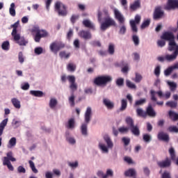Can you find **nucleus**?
Here are the masks:
<instances>
[{
  "label": "nucleus",
  "mask_w": 178,
  "mask_h": 178,
  "mask_svg": "<svg viewBox=\"0 0 178 178\" xmlns=\"http://www.w3.org/2000/svg\"><path fill=\"white\" fill-rule=\"evenodd\" d=\"M97 20L100 23V30L106 31L109 27L116 26V22L109 15L108 10H104L103 12L98 10Z\"/></svg>",
  "instance_id": "obj_1"
},
{
  "label": "nucleus",
  "mask_w": 178,
  "mask_h": 178,
  "mask_svg": "<svg viewBox=\"0 0 178 178\" xmlns=\"http://www.w3.org/2000/svg\"><path fill=\"white\" fill-rule=\"evenodd\" d=\"M91 118H92V108L88 106L86 108L84 114L85 123H83L81 126V133L82 136L87 137L88 136V123L91 122Z\"/></svg>",
  "instance_id": "obj_2"
},
{
  "label": "nucleus",
  "mask_w": 178,
  "mask_h": 178,
  "mask_svg": "<svg viewBox=\"0 0 178 178\" xmlns=\"http://www.w3.org/2000/svg\"><path fill=\"white\" fill-rule=\"evenodd\" d=\"M103 140L106 145L102 142H99L98 148L102 154H109V150L113 149V141L108 134L103 136Z\"/></svg>",
  "instance_id": "obj_3"
},
{
  "label": "nucleus",
  "mask_w": 178,
  "mask_h": 178,
  "mask_svg": "<svg viewBox=\"0 0 178 178\" xmlns=\"http://www.w3.org/2000/svg\"><path fill=\"white\" fill-rule=\"evenodd\" d=\"M161 38L169 41L168 51H172L174 47H178V44H176V42L175 41V35L170 31H167L163 33Z\"/></svg>",
  "instance_id": "obj_4"
},
{
  "label": "nucleus",
  "mask_w": 178,
  "mask_h": 178,
  "mask_svg": "<svg viewBox=\"0 0 178 178\" xmlns=\"http://www.w3.org/2000/svg\"><path fill=\"white\" fill-rule=\"evenodd\" d=\"M55 12L58 13V16H65L67 15V10H66V6L60 1H56L54 6Z\"/></svg>",
  "instance_id": "obj_5"
},
{
  "label": "nucleus",
  "mask_w": 178,
  "mask_h": 178,
  "mask_svg": "<svg viewBox=\"0 0 178 178\" xmlns=\"http://www.w3.org/2000/svg\"><path fill=\"white\" fill-rule=\"evenodd\" d=\"M111 81H112V76L109 75L98 76L94 80L96 86H104L107 84V83H111Z\"/></svg>",
  "instance_id": "obj_6"
},
{
  "label": "nucleus",
  "mask_w": 178,
  "mask_h": 178,
  "mask_svg": "<svg viewBox=\"0 0 178 178\" xmlns=\"http://www.w3.org/2000/svg\"><path fill=\"white\" fill-rule=\"evenodd\" d=\"M140 22H141V15H136L134 19H131L129 21L131 29L134 33H137V31H138L136 24H140Z\"/></svg>",
  "instance_id": "obj_7"
},
{
  "label": "nucleus",
  "mask_w": 178,
  "mask_h": 178,
  "mask_svg": "<svg viewBox=\"0 0 178 178\" xmlns=\"http://www.w3.org/2000/svg\"><path fill=\"white\" fill-rule=\"evenodd\" d=\"M169 51H170V52L174 51V52L172 54H167L165 56V60H168V62H173V60H176L178 56V46H174L172 49Z\"/></svg>",
  "instance_id": "obj_8"
},
{
  "label": "nucleus",
  "mask_w": 178,
  "mask_h": 178,
  "mask_svg": "<svg viewBox=\"0 0 178 178\" xmlns=\"http://www.w3.org/2000/svg\"><path fill=\"white\" fill-rule=\"evenodd\" d=\"M13 37L14 41H15V42L18 44V45H19L20 47H26V45L29 44V41L26 40L24 37H21L20 33H17Z\"/></svg>",
  "instance_id": "obj_9"
},
{
  "label": "nucleus",
  "mask_w": 178,
  "mask_h": 178,
  "mask_svg": "<svg viewBox=\"0 0 178 178\" xmlns=\"http://www.w3.org/2000/svg\"><path fill=\"white\" fill-rule=\"evenodd\" d=\"M113 13L115 19L118 20L120 24H123L126 20V18H124V15L120 13V10L116 8H114Z\"/></svg>",
  "instance_id": "obj_10"
},
{
  "label": "nucleus",
  "mask_w": 178,
  "mask_h": 178,
  "mask_svg": "<svg viewBox=\"0 0 178 178\" xmlns=\"http://www.w3.org/2000/svg\"><path fill=\"white\" fill-rule=\"evenodd\" d=\"M62 48H65V44L62 42H53L50 46L51 51L54 54H58V51H60Z\"/></svg>",
  "instance_id": "obj_11"
},
{
  "label": "nucleus",
  "mask_w": 178,
  "mask_h": 178,
  "mask_svg": "<svg viewBox=\"0 0 178 178\" xmlns=\"http://www.w3.org/2000/svg\"><path fill=\"white\" fill-rule=\"evenodd\" d=\"M31 33L34 36V40L35 42H40L41 38H42L43 35L41 33V31L39 27H33L31 30Z\"/></svg>",
  "instance_id": "obj_12"
},
{
  "label": "nucleus",
  "mask_w": 178,
  "mask_h": 178,
  "mask_svg": "<svg viewBox=\"0 0 178 178\" xmlns=\"http://www.w3.org/2000/svg\"><path fill=\"white\" fill-rule=\"evenodd\" d=\"M68 81L70 83V88L72 91V94L77 90V83H76V77L73 75H70L67 77Z\"/></svg>",
  "instance_id": "obj_13"
},
{
  "label": "nucleus",
  "mask_w": 178,
  "mask_h": 178,
  "mask_svg": "<svg viewBox=\"0 0 178 178\" xmlns=\"http://www.w3.org/2000/svg\"><path fill=\"white\" fill-rule=\"evenodd\" d=\"M103 105H104L108 111H112V109L115 108V102L107 97L103 98Z\"/></svg>",
  "instance_id": "obj_14"
},
{
  "label": "nucleus",
  "mask_w": 178,
  "mask_h": 178,
  "mask_svg": "<svg viewBox=\"0 0 178 178\" xmlns=\"http://www.w3.org/2000/svg\"><path fill=\"white\" fill-rule=\"evenodd\" d=\"M175 8H178V0H168L164 9L170 10V9H175Z\"/></svg>",
  "instance_id": "obj_15"
},
{
  "label": "nucleus",
  "mask_w": 178,
  "mask_h": 178,
  "mask_svg": "<svg viewBox=\"0 0 178 178\" xmlns=\"http://www.w3.org/2000/svg\"><path fill=\"white\" fill-rule=\"evenodd\" d=\"M78 35L81 38H83V40H91V38H92V35H91L90 31L82 30L79 32Z\"/></svg>",
  "instance_id": "obj_16"
},
{
  "label": "nucleus",
  "mask_w": 178,
  "mask_h": 178,
  "mask_svg": "<svg viewBox=\"0 0 178 178\" xmlns=\"http://www.w3.org/2000/svg\"><path fill=\"white\" fill-rule=\"evenodd\" d=\"M65 127L68 130H74L76 129V120L74 118H70L65 123Z\"/></svg>",
  "instance_id": "obj_17"
},
{
  "label": "nucleus",
  "mask_w": 178,
  "mask_h": 178,
  "mask_svg": "<svg viewBox=\"0 0 178 178\" xmlns=\"http://www.w3.org/2000/svg\"><path fill=\"white\" fill-rule=\"evenodd\" d=\"M159 95V98H162L163 97V92H162V90H159L157 92H156L154 90H150V96H151V100L154 101V102H156L157 99L156 97H155V95Z\"/></svg>",
  "instance_id": "obj_18"
},
{
  "label": "nucleus",
  "mask_w": 178,
  "mask_h": 178,
  "mask_svg": "<svg viewBox=\"0 0 178 178\" xmlns=\"http://www.w3.org/2000/svg\"><path fill=\"white\" fill-rule=\"evenodd\" d=\"M157 165L158 166H159V168H161L162 169L165 168H169V166L172 165V161L170 160V159L167 158L163 161H158Z\"/></svg>",
  "instance_id": "obj_19"
},
{
  "label": "nucleus",
  "mask_w": 178,
  "mask_h": 178,
  "mask_svg": "<svg viewBox=\"0 0 178 178\" xmlns=\"http://www.w3.org/2000/svg\"><path fill=\"white\" fill-rule=\"evenodd\" d=\"M65 140L70 145H75L76 142L74 136H72L69 131L65 132Z\"/></svg>",
  "instance_id": "obj_20"
},
{
  "label": "nucleus",
  "mask_w": 178,
  "mask_h": 178,
  "mask_svg": "<svg viewBox=\"0 0 178 178\" xmlns=\"http://www.w3.org/2000/svg\"><path fill=\"white\" fill-rule=\"evenodd\" d=\"M163 16V10L161 7H157L155 8L153 17L154 20H158V19H161Z\"/></svg>",
  "instance_id": "obj_21"
},
{
  "label": "nucleus",
  "mask_w": 178,
  "mask_h": 178,
  "mask_svg": "<svg viewBox=\"0 0 178 178\" xmlns=\"http://www.w3.org/2000/svg\"><path fill=\"white\" fill-rule=\"evenodd\" d=\"M157 138L160 141H165V143L169 142V135L163 131L159 132Z\"/></svg>",
  "instance_id": "obj_22"
},
{
  "label": "nucleus",
  "mask_w": 178,
  "mask_h": 178,
  "mask_svg": "<svg viewBox=\"0 0 178 178\" xmlns=\"http://www.w3.org/2000/svg\"><path fill=\"white\" fill-rule=\"evenodd\" d=\"M175 69H178V62L175 63L173 65L169 67L166 70H164V75L168 77V76H170L172 72L175 70Z\"/></svg>",
  "instance_id": "obj_23"
},
{
  "label": "nucleus",
  "mask_w": 178,
  "mask_h": 178,
  "mask_svg": "<svg viewBox=\"0 0 178 178\" xmlns=\"http://www.w3.org/2000/svg\"><path fill=\"white\" fill-rule=\"evenodd\" d=\"M129 130L131 133L135 136V137L140 136V127H138V125H134L129 128Z\"/></svg>",
  "instance_id": "obj_24"
},
{
  "label": "nucleus",
  "mask_w": 178,
  "mask_h": 178,
  "mask_svg": "<svg viewBox=\"0 0 178 178\" xmlns=\"http://www.w3.org/2000/svg\"><path fill=\"white\" fill-rule=\"evenodd\" d=\"M82 24H83L87 29H92V30H95V25L91 20L86 19H83L82 22Z\"/></svg>",
  "instance_id": "obj_25"
},
{
  "label": "nucleus",
  "mask_w": 178,
  "mask_h": 178,
  "mask_svg": "<svg viewBox=\"0 0 178 178\" xmlns=\"http://www.w3.org/2000/svg\"><path fill=\"white\" fill-rule=\"evenodd\" d=\"M131 10L135 11L137 9H140L141 8V1L140 0H136L134 3L130 5Z\"/></svg>",
  "instance_id": "obj_26"
},
{
  "label": "nucleus",
  "mask_w": 178,
  "mask_h": 178,
  "mask_svg": "<svg viewBox=\"0 0 178 178\" xmlns=\"http://www.w3.org/2000/svg\"><path fill=\"white\" fill-rule=\"evenodd\" d=\"M137 172L134 168H130L128 170L124 172V176L127 177H134L136 175Z\"/></svg>",
  "instance_id": "obj_27"
},
{
  "label": "nucleus",
  "mask_w": 178,
  "mask_h": 178,
  "mask_svg": "<svg viewBox=\"0 0 178 178\" xmlns=\"http://www.w3.org/2000/svg\"><path fill=\"white\" fill-rule=\"evenodd\" d=\"M57 105H58V99H56V98L55 97L51 98L49 102V106L50 109H55Z\"/></svg>",
  "instance_id": "obj_28"
},
{
  "label": "nucleus",
  "mask_w": 178,
  "mask_h": 178,
  "mask_svg": "<svg viewBox=\"0 0 178 178\" xmlns=\"http://www.w3.org/2000/svg\"><path fill=\"white\" fill-rule=\"evenodd\" d=\"M19 21L18 20V21H17L15 23H14L13 24H12V25L10 26V27H11L12 29H13V31H12V33H11V35H12L13 37L14 35H16L18 34V33H17V27H19Z\"/></svg>",
  "instance_id": "obj_29"
},
{
  "label": "nucleus",
  "mask_w": 178,
  "mask_h": 178,
  "mask_svg": "<svg viewBox=\"0 0 178 178\" xmlns=\"http://www.w3.org/2000/svg\"><path fill=\"white\" fill-rule=\"evenodd\" d=\"M17 140L15 137L11 138L7 145V148L12 149L16 147Z\"/></svg>",
  "instance_id": "obj_30"
},
{
  "label": "nucleus",
  "mask_w": 178,
  "mask_h": 178,
  "mask_svg": "<svg viewBox=\"0 0 178 178\" xmlns=\"http://www.w3.org/2000/svg\"><path fill=\"white\" fill-rule=\"evenodd\" d=\"M146 113H147L148 115L151 116L152 118H155V116H156V113L155 112V111H154L152 105H149L147 107Z\"/></svg>",
  "instance_id": "obj_31"
},
{
  "label": "nucleus",
  "mask_w": 178,
  "mask_h": 178,
  "mask_svg": "<svg viewBox=\"0 0 178 178\" xmlns=\"http://www.w3.org/2000/svg\"><path fill=\"white\" fill-rule=\"evenodd\" d=\"M166 83L168 86L170 87V91H172V92L176 91V88H177V83L170 81H167Z\"/></svg>",
  "instance_id": "obj_32"
},
{
  "label": "nucleus",
  "mask_w": 178,
  "mask_h": 178,
  "mask_svg": "<svg viewBox=\"0 0 178 178\" xmlns=\"http://www.w3.org/2000/svg\"><path fill=\"white\" fill-rule=\"evenodd\" d=\"M11 102L13 106L16 108V109H20V108H22V105L20 104V101L17 98L11 99Z\"/></svg>",
  "instance_id": "obj_33"
},
{
  "label": "nucleus",
  "mask_w": 178,
  "mask_h": 178,
  "mask_svg": "<svg viewBox=\"0 0 178 178\" xmlns=\"http://www.w3.org/2000/svg\"><path fill=\"white\" fill-rule=\"evenodd\" d=\"M125 123L127 124L129 129H130V127H132L133 126H134V120H133V118L130 116H127L125 118Z\"/></svg>",
  "instance_id": "obj_34"
},
{
  "label": "nucleus",
  "mask_w": 178,
  "mask_h": 178,
  "mask_svg": "<svg viewBox=\"0 0 178 178\" xmlns=\"http://www.w3.org/2000/svg\"><path fill=\"white\" fill-rule=\"evenodd\" d=\"M7 156L3 157V161H5L7 159V161H11V162H16V159L13 157V153L9 152L6 154Z\"/></svg>",
  "instance_id": "obj_35"
},
{
  "label": "nucleus",
  "mask_w": 178,
  "mask_h": 178,
  "mask_svg": "<svg viewBox=\"0 0 178 178\" xmlns=\"http://www.w3.org/2000/svg\"><path fill=\"white\" fill-rule=\"evenodd\" d=\"M3 166H7L9 170H11V171L15 170V168H13V165H12L10 161H8V159H5V161H3Z\"/></svg>",
  "instance_id": "obj_36"
},
{
  "label": "nucleus",
  "mask_w": 178,
  "mask_h": 178,
  "mask_svg": "<svg viewBox=\"0 0 178 178\" xmlns=\"http://www.w3.org/2000/svg\"><path fill=\"white\" fill-rule=\"evenodd\" d=\"M168 115L170 116V119L173 120V122H176V120H178V113L173 111H170L168 112Z\"/></svg>",
  "instance_id": "obj_37"
},
{
  "label": "nucleus",
  "mask_w": 178,
  "mask_h": 178,
  "mask_svg": "<svg viewBox=\"0 0 178 178\" xmlns=\"http://www.w3.org/2000/svg\"><path fill=\"white\" fill-rule=\"evenodd\" d=\"M30 94L33 97H38L39 98H41V97L44 95V92H42V91L40 90H31Z\"/></svg>",
  "instance_id": "obj_38"
},
{
  "label": "nucleus",
  "mask_w": 178,
  "mask_h": 178,
  "mask_svg": "<svg viewBox=\"0 0 178 178\" xmlns=\"http://www.w3.org/2000/svg\"><path fill=\"white\" fill-rule=\"evenodd\" d=\"M127 108V100L126 99H122L121 100V106L120 108V112H123V111H126Z\"/></svg>",
  "instance_id": "obj_39"
},
{
  "label": "nucleus",
  "mask_w": 178,
  "mask_h": 178,
  "mask_svg": "<svg viewBox=\"0 0 178 178\" xmlns=\"http://www.w3.org/2000/svg\"><path fill=\"white\" fill-rule=\"evenodd\" d=\"M147 102V99H140L135 102L134 104V108H137L138 106H141V105H144V104Z\"/></svg>",
  "instance_id": "obj_40"
},
{
  "label": "nucleus",
  "mask_w": 178,
  "mask_h": 178,
  "mask_svg": "<svg viewBox=\"0 0 178 178\" xmlns=\"http://www.w3.org/2000/svg\"><path fill=\"white\" fill-rule=\"evenodd\" d=\"M67 165L71 168V169H77L79 168V161H68Z\"/></svg>",
  "instance_id": "obj_41"
},
{
  "label": "nucleus",
  "mask_w": 178,
  "mask_h": 178,
  "mask_svg": "<svg viewBox=\"0 0 178 178\" xmlns=\"http://www.w3.org/2000/svg\"><path fill=\"white\" fill-rule=\"evenodd\" d=\"M15 3H12L9 8V13L10 16H13V17H15V16H16V10L15 9Z\"/></svg>",
  "instance_id": "obj_42"
},
{
  "label": "nucleus",
  "mask_w": 178,
  "mask_h": 178,
  "mask_svg": "<svg viewBox=\"0 0 178 178\" xmlns=\"http://www.w3.org/2000/svg\"><path fill=\"white\" fill-rule=\"evenodd\" d=\"M10 49V44L9 43V41H4L1 44V49L3 51H9Z\"/></svg>",
  "instance_id": "obj_43"
},
{
  "label": "nucleus",
  "mask_w": 178,
  "mask_h": 178,
  "mask_svg": "<svg viewBox=\"0 0 178 178\" xmlns=\"http://www.w3.org/2000/svg\"><path fill=\"white\" fill-rule=\"evenodd\" d=\"M133 80L135 81V83H141V81L143 80V75H141L140 73L136 72L135 78Z\"/></svg>",
  "instance_id": "obj_44"
},
{
  "label": "nucleus",
  "mask_w": 178,
  "mask_h": 178,
  "mask_svg": "<svg viewBox=\"0 0 178 178\" xmlns=\"http://www.w3.org/2000/svg\"><path fill=\"white\" fill-rule=\"evenodd\" d=\"M29 166L33 173H38V170L35 168V164H34V162L31 160L29 161Z\"/></svg>",
  "instance_id": "obj_45"
},
{
  "label": "nucleus",
  "mask_w": 178,
  "mask_h": 178,
  "mask_svg": "<svg viewBox=\"0 0 178 178\" xmlns=\"http://www.w3.org/2000/svg\"><path fill=\"white\" fill-rule=\"evenodd\" d=\"M143 138L145 143H150L152 140V136L148 134H145L143 136Z\"/></svg>",
  "instance_id": "obj_46"
},
{
  "label": "nucleus",
  "mask_w": 178,
  "mask_h": 178,
  "mask_svg": "<svg viewBox=\"0 0 178 178\" xmlns=\"http://www.w3.org/2000/svg\"><path fill=\"white\" fill-rule=\"evenodd\" d=\"M132 40L135 47H138V45H140V38H138L137 35H134L132 36Z\"/></svg>",
  "instance_id": "obj_47"
},
{
  "label": "nucleus",
  "mask_w": 178,
  "mask_h": 178,
  "mask_svg": "<svg viewBox=\"0 0 178 178\" xmlns=\"http://www.w3.org/2000/svg\"><path fill=\"white\" fill-rule=\"evenodd\" d=\"M136 113L138 116H142V118H147V112L143 111V108H137Z\"/></svg>",
  "instance_id": "obj_48"
},
{
  "label": "nucleus",
  "mask_w": 178,
  "mask_h": 178,
  "mask_svg": "<svg viewBox=\"0 0 178 178\" xmlns=\"http://www.w3.org/2000/svg\"><path fill=\"white\" fill-rule=\"evenodd\" d=\"M67 70L68 72H75L76 71V65L70 63L67 65Z\"/></svg>",
  "instance_id": "obj_49"
},
{
  "label": "nucleus",
  "mask_w": 178,
  "mask_h": 178,
  "mask_svg": "<svg viewBox=\"0 0 178 178\" xmlns=\"http://www.w3.org/2000/svg\"><path fill=\"white\" fill-rule=\"evenodd\" d=\"M127 86H128L129 88H131L132 90H136L137 88V86L136 84H134L133 82H131L130 80L126 81Z\"/></svg>",
  "instance_id": "obj_50"
},
{
  "label": "nucleus",
  "mask_w": 178,
  "mask_h": 178,
  "mask_svg": "<svg viewBox=\"0 0 178 178\" xmlns=\"http://www.w3.org/2000/svg\"><path fill=\"white\" fill-rule=\"evenodd\" d=\"M108 52L110 55H113L115 54V44L110 43L108 45Z\"/></svg>",
  "instance_id": "obj_51"
},
{
  "label": "nucleus",
  "mask_w": 178,
  "mask_h": 178,
  "mask_svg": "<svg viewBox=\"0 0 178 178\" xmlns=\"http://www.w3.org/2000/svg\"><path fill=\"white\" fill-rule=\"evenodd\" d=\"M165 105L170 106V108H176L177 106V102L169 101L165 103Z\"/></svg>",
  "instance_id": "obj_52"
},
{
  "label": "nucleus",
  "mask_w": 178,
  "mask_h": 178,
  "mask_svg": "<svg viewBox=\"0 0 178 178\" xmlns=\"http://www.w3.org/2000/svg\"><path fill=\"white\" fill-rule=\"evenodd\" d=\"M151 23V19H147L146 20H145L141 26H140V29H145L147 27H148V26H149V24Z\"/></svg>",
  "instance_id": "obj_53"
},
{
  "label": "nucleus",
  "mask_w": 178,
  "mask_h": 178,
  "mask_svg": "<svg viewBox=\"0 0 178 178\" xmlns=\"http://www.w3.org/2000/svg\"><path fill=\"white\" fill-rule=\"evenodd\" d=\"M59 56L61 58L69 59V58L70 57V53L66 54V51H61L59 54Z\"/></svg>",
  "instance_id": "obj_54"
},
{
  "label": "nucleus",
  "mask_w": 178,
  "mask_h": 178,
  "mask_svg": "<svg viewBox=\"0 0 178 178\" xmlns=\"http://www.w3.org/2000/svg\"><path fill=\"white\" fill-rule=\"evenodd\" d=\"M21 88L24 91H27V90H29L30 88V84L29 83V82H24L21 84Z\"/></svg>",
  "instance_id": "obj_55"
},
{
  "label": "nucleus",
  "mask_w": 178,
  "mask_h": 178,
  "mask_svg": "<svg viewBox=\"0 0 178 178\" xmlns=\"http://www.w3.org/2000/svg\"><path fill=\"white\" fill-rule=\"evenodd\" d=\"M113 176V170L112 169H108L106 174H104V178L112 177Z\"/></svg>",
  "instance_id": "obj_56"
},
{
  "label": "nucleus",
  "mask_w": 178,
  "mask_h": 178,
  "mask_svg": "<svg viewBox=\"0 0 178 178\" xmlns=\"http://www.w3.org/2000/svg\"><path fill=\"white\" fill-rule=\"evenodd\" d=\"M154 74L156 77H159V76H161V65H157L154 68Z\"/></svg>",
  "instance_id": "obj_57"
},
{
  "label": "nucleus",
  "mask_w": 178,
  "mask_h": 178,
  "mask_svg": "<svg viewBox=\"0 0 178 178\" xmlns=\"http://www.w3.org/2000/svg\"><path fill=\"white\" fill-rule=\"evenodd\" d=\"M69 104L70 106H74V95L72 93V95L68 98Z\"/></svg>",
  "instance_id": "obj_58"
},
{
  "label": "nucleus",
  "mask_w": 178,
  "mask_h": 178,
  "mask_svg": "<svg viewBox=\"0 0 178 178\" xmlns=\"http://www.w3.org/2000/svg\"><path fill=\"white\" fill-rule=\"evenodd\" d=\"M170 133H178V127L176 126H170L168 129Z\"/></svg>",
  "instance_id": "obj_59"
},
{
  "label": "nucleus",
  "mask_w": 178,
  "mask_h": 178,
  "mask_svg": "<svg viewBox=\"0 0 178 178\" xmlns=\"http://www.w3.org/2000/svg\"><path fill=\"white\" fill-rule=\"evenodd\" d=\"M79 15H72L70 18V22L72 23V24H74L76 22V20H79Z\"/></svg>",
  "instance_id": "obj_60"
},
{
  "label": "nucleus",
  "mask_w": 178,
  "mask_h": 178,
  "mask_svg": "<svg viewBox=\"0 0 178 178\" xmlns=\"http://www.w3.org/2000/svg\"><path fill=\"white\" fill-rule=\"evenodd\" d=\"M122 143H124V147H127V145H129V144H130V138L123 137L122 138Z\"/></svg>",
  "instance_id": "obj_61"
},
{
  "label": "nucleus",
  "mask_w": 178,
  "mask_h": 178,
  "mask_svg": "<svg viewBox=\"0 0 178 178\" xmlns=\"http://www.w3.org/2000/svg\"><path fill=\"white\" fill-rule=\"evenodd\" d=\"M129 130H130V129L127 127H121L118 129V131L122 134L127 133Z\"/></svg>",
  "instance_id": "obj_62"
},
{
  "label": "nucleus",
  "mask_w": 178,
  "mask_h": 178,
  "mask_svg": "<svg viewBox=\"0 0 178 178\" xmlns=\"http://www.w3.org/2000/svg\"><path fill=\"white\" fill-rule=\"evenodd\" d=\"M34 51L35 55H41V54H42L43 49L42 47H35Z\"/></svg>",
  "instance_id": "obj_63"
},
{
  "label": "nucleus",
  "mask_w": 178,
  "mask_h": 178,
  "mask_svg": "<svg viewBox=\"0 0 178 178\" xmlns=\"http://www.w3.org/2000/svg\"><path fill=\"white\" fill-rule=\"evenodd\" d=\"M126 30H127V28H126V26L124 25H122L120 27V34H122V35H124L126 34Z\"/></svg>",
  "instance_id": "obj_64"
}]
</instances>
